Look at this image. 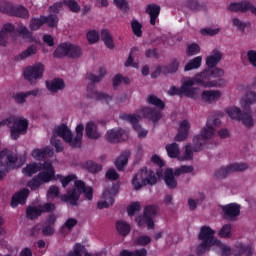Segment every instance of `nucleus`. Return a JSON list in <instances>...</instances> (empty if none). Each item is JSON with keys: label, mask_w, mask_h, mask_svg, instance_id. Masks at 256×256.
<instances>
[{"label": "nucleus", "mask_w": 256, "mask_h": 256, "mask_svg": "<svg viewBox=\"0 0 256 256\" xmlns=\"http://www.w3.org/2000/svg\"><path fill=\"white\" fill-rule=\"evenodd\" d=\"M37 172H39L38 175L28 182V187H30L32 191L39 189L43 183H49L50 181L56 179L55 167H53V163L51 161H45L43 164L30 163L22 169V173L26 177H31Z\"/></svg>", "instance_id": "f257e3e1"}, {"label": "nucleus", "mask_w": 256, "mask_h": 256, "mask_svg": "<svg viewBox=\"0 0 256 256\" xmlns=\"http://www.w3.org/2000/svg\"><path fill=\"white\" fill-rule=\"evenodd\" d=\"M83 131H85V126L79 124L76 126V136L73 138V132L67 127V125L62 124L56 126L53 130V136L50 140L51 146L55 147L56 153H61L63 151V143L57 137H61L63 141L69 144L70 147H81V141L83 139Z\"/></svg>", "instance_id": "f03ea898"}, {"label": "nucleus", "mask_w": 256, "mask_h": 256, "mask_svg": "<svg viewBox=\"0 0 256 256\" xmlns=\"http://www.w3.org/2000/svg\"><path fill=\"white\" fill-rule=\"evenodd\" d=\"M198 239L201 241L196 249L198 255H203L207 253V251H211V247L222 256H229L233 253L231 247L227 246V244H223L221 240L215 237V230L209 226L201 227Z\"/></svg>", "instance_id": "7ed1b4c3"}, {"label": "nucleus", "mask_w": 256, "mask_h": 256, "mask_svg": "<svg viewBox=\"0 0 256 256\" xmlns=\"http://www.w3.org/2000/svg\"><path fill=\"white\" fill-rule=\"evenodd\" d=\"M57 179L62 183V187H67L71 181H75L74 189L69 190L66 195H61L60 199L69 203V205H77L81 193H84L86 199L91 201L93 199V188L85 186V183L81 180H77L75 174H70L68 176L57 175Z\"/></svg>", "instance_id": "20e7f679"}, {"label": "nucleus", "mask_w": 256, "mask_h": 256, "mask_svg": "<svg viewBox=\"0 0 256 256\" xmlns=\"http://www.w3.org/2000/svg\"><path fill=\"white\" fill-rule=\"evenodd\" d=\"M163 115L161 114V111L153 110L150 107H143L138 111V114H122L121 119L124 121H128L131 123L138 133L139 139H145L147 137V134L149 131L146 129H143L139 124V119H149L153 123H157L159 119H161Z\"/></svg>", "instance_id": "39448f33"}, {"label": "nucleus", "mask_w": 256, "mask_h": 256, "mask_svg": "<svg viewBox=\"0 0 256 256\" xmlns=\"http://www.w3.org/2000/svg\"><path fill=\"white\" fill-rule=\"evenodd\" d=\"M225 75V71L220 68L206 69L199 74H196L193 78L196 85L211 89L213 87H225L227 82L221 78Z\"/></svg>", "instance_id": "423d86ee"}, {"label": "nucleus", "mask_w": 256, "mask_h": 256, "mask_svg": "<svg viewBox=\"0 0 256 256\" xmlns=\"http://www.w3.org/2000/svg\"><path fill=\"white\" fill-rule=\"evenodd\" d=\"M7 125L10 129V138L17 141L21 135L27 134L29 129V121L22 116H10L0 121V127Z\"/></svg>", "instance_id": "0eeeda50"}, {"label": "nucleus", "mask_w": 256, "mask_h": 256, "mask_svg": "<svg viewBox=\"0 0 256 256\" xmlns=\"http://www.w3.org/2000/svg\"><path fill=\"white\" fill-rule=\"evenodd\" d=\"M193 85H197L195 78H187L182 82L180 88L175 86L170 87L168 95H184L190 99H199V97H201V89L199 87H193Z\"/></svg>", "instance_id": "6e6552de"}, {"label": "nucleus", "mask_w": 256, "mask_h": 256, "mask_svg": "<svg viewBox=\"0 0 256 256\" xmlns=\"http://www.w3.org/2000/svg\"><path fill=\"white\" fill-rule=\"evenodd\" d=\"M157 183V176L151 169L142 168L132 178V185L134 189L139 190L145 185H155Z\"/></svg>", "instance_id": "1a4fd4ad"}, {"label": "nucleus", "mask_w": 256, "mask_h": 256, "mask_svg": "<svg viewBox=\"0 0 256 256\" xmlns=\"http://www.w3.org/2000/svg\"><path fill=\"white\" fill-rule=\"evenodd\" d=\"M211 123V120H207L206 127L202 128L200 134L194 136L193 145L196 153L201 151L206 143L215 137V128L211 126Z\"/></svg>", "instance_id": "9d476101"}, {"label": "nucleus", "mask_w": 256, "mask_h": 256, "mask_svg": "<svg viewBox=\"0 0 256 256\" xmlns=\"http://www.w3.org/2000/svg\"><path fill=\"white\" fill-rule=\"evenodd\" d=\"M187 173H193V166L184 165L177 168L175 172H173V169L168 168L164 173V182L169 189H175L177 187V179H175V177H179V175H185Z\"/></svg>", "instance_id": "9b49d317"}, {"label": "nucleus", "mask_w": 256, "mask_h": 256, "mask_svg": "<svg viewBox=\"0 0 256 256\" xmlns=\"http://www.w3.org/2000/svg\"><path fill=\"white\" fill-rule=\"evenodd\" d=\"M17 155L11 150H3L0 152V181L7 175L10 167H15Z\"/></svg>", "instance_id": "f8f14e48"}, {"label": "nucleus", "mask_w": 256, "mask_h": 256, "mask_svg": "<svg viewBox=\"0 0 256 256\" xmlns=\"http://www.w3.org/2000/svg\"><path fill=\"white\" fill-rule=\"evenodd\" d=\"M119 193V185H112L104 190L100 201H98V209H107L115 203V195Z\"/></svg>", "instance_id": "ddd939ff"}, {"label": "nucleus", "mask_w": 256, "mask_h": 256, "mask_svg": "<svg viewBox=\"0 0 256 256\" xmlns=\"http://www.w3.org/2000/svg\"><path fill=\"white\" fill-rule=\"evenodd\" d=\"M43 71H45V66L41 63L28 66L24 69V78L33 85L43 77Z\"/></svg>", "instance_id": "4468645a"}, {"label": "nucleus", "mask_w": 256, "mask_h": 256, "mask_svg": "<svg viewBox=\"0 0 256 256\" xmlns=\"http://www.w3.org/2000/svg\"><path fill=\"white\" fill-rule=\"evenodd\" d=\"M158 208L155 205L147 206L144 210V217L137 218L136 221L139 227H143V225L147 226V229H154L155 222L153 221L157 216Z\"/></svg>", "instance_id": "2eb2a0df"}, {"label": "nucleus", "mask_w": 256, "mask_h": 256, "mask_svg": "<svg viewBox=\"0 0 256 256\" xmlns=\"http://www.w3.org/2000/svg\"><path fill=\"white\" fill-rule=\"evenodd\" d=\"M247 169H249V165H247V163H234L216 170L214 177L216 179H225L227 175L235 173V171H247Z\"/></svg>", "instance_id": "dca6fc26"}, {"label": "nucleus", "mask_w": 256, "mask_h": 256, "mask_svg": "<svg viewBox=\"0 0 256 256\" xmlns=\"http://www.w3.org/2000/svg\"><path fill=\"white\" fill-rule=\"evenodd\" d=\"M221 209L224 219H228V221H235L241 213V206L237 203L221 206Z\"/></svg>", "instance_id": "f3484780"}, {"label": "nucleus", "mask_w": 256, "mask_h": 256, "mask_svg": "<svg viewBox=\"0 0 256 256\" xmlns=\"http://www.w3.org/2000/svg\"><path fill=\"white\" fill-rule=\"evenodd\" d=\"M228 9L232 13H247V11H251L253 15H256V6L247 1L233 2L228 6Z\"/></svg>", "instance_id": "a211bd4d"}, {"label": "nucleus", "mask_w": 256, "mask_h": 256, "mask_svg": "<svg viewBox=\"0 0 256 256\" xmlns=\"http://www.w3.org/2000/svg\"><path fill=\"white\" fill-rule=\"evenodd\" d=\"M47 211H55V204L47 203L44 206L28 207L26 210V215L28 219H37V217Z\"/></svg>", "instance_id": "6ab92c4d"}, {"label": "nucleus", "mask_w": 256, "mask_h": 256, "mask_svg": "<svg viewBox=\"0 0 256 256\" xmlns=\"http://www.w3.org/2000/svg\"><path fill=\"white\" fill-rule=\"evenodd\" d=\"M256 91L248 90L244 93L239 101V105L243 111H251V105H255Z\"/></svg>", "instance_id": "aec40b11"}, {"label": "nucleus", "mask_w": 256, "mask_h": 256, "mask_svg": "<svg viewBox=\"0 0 256 256\" xmlns=\"http://www.w3.org/2000/svg\"><path fill=\"white\" fill-rule=\"evenodd\" d=\"M129 135L123 129H112L106 134L107 141L110 143H119V141H125Z\"/></svg>", "instance_id": "412c9836"}, {"label": "nucleus", "mask_w": 256, "mask_h": 256, "mask_svg": "<svg viewBox=\"0 0 256 256\" xmlns=\"http://www.w3.org/2000/svg\"><path fill=\"white\" fill-rule=\"evenodd\" d=\"M200 95L205 103H217L223 97V92L221 90H204L202 93L200 92Z\"/></svg>", "instance_id": "4be33fe9"}, {"label": "nucleus", "mask_w": 256, "mask_h": 256, "mask_svg": "<svg viewBox=\"0 0 256 256\" xmlns=\"http://www.w3.org/2000/svg\"><path fill=\"white\" fill-rule=\"evenodd\" d=\"M85 133L88 139H99V137H101V132H99V122L93 120L87 122Z\"/></svg>", "instance_id": "5701e85b"}, {"label": "nucleus", "mask_w": 256, "mask_h": 256, "mask_svg": "<svg viewBox=\"0 0 256 256\" xmlns=\"http://www.w3.org/2000/svg\"><path fill=\"white\" fill-rule=\"evenodd\" d=\"M53 155V149L50 146H46L43 149L35 148L31 152V157L36 161H43V159H49Z\"/></svg>", "instance_id": "b1692460"}, {"label": "nucleus", "mask_w": 256, "mask_h": 256, "mask_svg": "<svg viewBox=\"0 0 256 256\" xmlns=\"http://www.w3.org/2000/svg\"><path fill=\"white\" fill-rule=\"evenodd\" d=\"M191 129V124L187 120H183L178 128V133L175 136V141H185L189 137V130Z\"/></svg>", "instance_id": "393cba45"}, {"label": "nucleus", "mask_w": 256, "mask_h": 256, "mask_svg": "<svg viewBox=\"0 0 256 256\" xmlns=\"http://www.w3.org/2000/svg\"><path fill=\"white\" fill-rule=\"evenodd\" d=\"M15 31V26L11 23L5 24L0 30V46L7 47V43L9 42V34Z\"/></svg>", "instance_id": "a878e982"}, {"label": "nucleus", "mask_w": 256, "mask_h": 256, "mask_svg": "<svg viewBox=\"0 0 256 256\" xmlns=\"http://www.w3.org/2000/svg\"><path fill=\"white\" fill-rule=\"evenodd\" d=\"M27 197H29L28 189H23L19 191L12 197L11 207L15 208L17 207V205H25V202L27 201Z\"/></svg>", "instance_id": "bb28decb"}, {"label": "nucleus", "mask_w": 256, "mask_h": 256, "mask_svg": "<svg viewBox=\"0 0 256 256\" xmlns=\"http://www.w3.org/2000/svg\"><path fill=\"white\" fill-rule=\"evenodd\" d=\"M233 255L234 256H241V255L251 256L253 255V246L238 243L234 247Z\"/></svg>", "instance_id": "cd10ccee"}, {"label": "nucleus", "mask_w": 256, "mask_h": 256, "mask_svg": "<svg viewBox=\"0 0 256 256\" xmlns=\"http://www.w3.org/2000/svg\"><path fill=\"white\" fill-rule=\"evenodd\" d=\"M77 223H79L77 218H67L60 228L61 235H69L77 227Z\"/></svg>", "instance_id": "c85d7f7f"}, {"label": "nucleus", "mask_w": 256, "mask_h": 256, "mask_svg": "<svg viewBox=\"0 0 256 256\" xmlns=\"http://www.w3.org/2000/svg\"><path fill=\"white\" fill-rule=\"evenodd\" d=\"M222 58L223 54L221 53V51L215 49L208 57H206V65L209 68H213L221 61Z\"/></svg>", "instance_id": "c756f323"}, {"label": "nucleus", "mask_w": 256, "mask_h": 256, "mask_svg": "<svg viewBox=\"0 0 256 256\" xmlns=\"http://www.w3.org/2000/svg\"><path fill=\"white\" fill-rule=\"evenodd\" d=\"M146 13L150 15V23L155 25L159 13H161V7L157 4H149L146 7Z\"/></svg>", "instance_id": "7c9ffc66"}, {"label": "nucleus", "mask_w": 256, "mask_h": 256, "mask_svg": "<svg viewBox=\"0 0 256 256\" xmlns=\"http://www.w3.org/2000/svg\"><path fill=\"white\" fill-rule=\"evenodd\" d=\"M100 39L103 41L104 45L108 49H115V42L113 41V35L107 29L101 30V37Z\"/></svg>", "instance_id": "2f4dec72"}, {"label": "nucleus", "mask_w": 256, "mask_h": 256, "mask_svg": "<svg viewBox=\"0 0 256 256\" xmlns=\"http://www.w3.org/2000/svg\"><path fill=\"white\" fill-rule=\"evenodd\" d=\"M69 49H71V43H62L57 46L54 51V57L61 59V57H69Z\"/></svg>", "instance_id": "473e14b6"}, {"label": "nucleus", "mask_w": 256, "mask_h": 256, "mask_svg": "<svg viewBox=\"0 0 256 256\" xmlns=\"http://www.w3.org/2000/svg\"><path fill=\"white\" fill-rule=\"evenodd\" d=\"M46 87L52 93L57 91H61V89H65V82L61 79H54L50 82H46Z\"/></svg>", "instance_id": "72a5a7b5"}, {"label": "nucleus", "mask_w": 256, "mask_h": 256, "mask_svg": "<svg viewBox=\"0 0 256 256\" xmlns=\"http://www.w3.org/2000/svg\"><path fill=\"white\" fill-rule=\"evenodd\" d=\"M239 121H241L245 127H253V125H255L251 108L250 110H243Z\"/></svg>", "instance_id": "f704fd0d"}, {"label": "nucleus", "mask_w": 256, "mask_h": 256, "mask_svg": "<svg viewBox=\"0 0 256 256\" xmlns=\"http://www.w3.org/2000/svg\"><path fill=\"white\" fill-rule=\"evenodd\" d=\"M86 39L90 45H95L101 41V32L95 29H90L86 33Z\"/></svg>", "instance_id": "c9c22d12"}, {"label": "nucleus", "mask_w": 256, "mask_h": 256, "mask_svg": "<svg viewBox=\"0 0 256 256\" xmlns=\"http://www.w3.org/2000/svg\"><path fill=\"white\" fill-rule=\"evenodd\" d=\"M67 256H91V254L87 252V248H85L83 244L76 243L73 246V250L70 251Z\"/></svg>", "instance_id": "e433bc0d"}, {"label": "nucleus", "mask_w": 256, "mask_h": 256, "mask_svg": "<svg viewBox=\"0 0 256 256\" xmlns=\"http://www.w3.org/2000/svg\"><path fill=\"white\" fill-rule=\"evenodd\" d=\"M129 152L122 153L115 161V166L117 167L118 171H123L129 162Z\"/></svg>", "instance_id": "4c0bfd02"}, {"label": "nucleus", "mask_w": 256, "mask_h": 256, "mask_svg": "<svg viewBox=\"0 0 256 256\" xmlns=\"http://www.w3.org/2000/svg\"><path fill=\"white\" fill-rule=\"evenodd\" d=\"M13 13L10 15L14 17H20L21 19H29V10H27L23 6H13L12 8Z\"/></svg>", "instance_id": "58836bf2"}, {"label": "nucleus", "mask_w": 256, "mask_h": 256, "mask_svg": "<svg viewBox=\"0 0 256 256\" xmlns=\"http://www.w3.org/2000/svg\"><path fill=\"white\" fill-rule=\"evenodd\" d=\"M218 237L221 239H231L233 237V226L226 224L218 231Z\"/></svg>", "instance_id": "ea45409f"}, {"label": "nucleus", "mask_w": 256, "mask_h": 256, "mask_svg": "<svg viewBox=\"0 0 256 256\" xmlns=\"http://www.w3.org/2000/svg\"><path fill=\"white\" fill-rule=\"evenodd\" d=\"M226 113L230 116V119H235L236 121H240L243 115V111H241V108L237 106L227 108Z\"/></svg>", "instance_id": "a19ab883"}, {"label": "nucleus", "mask_w": 256, "mask_h": 256, "mask_svg": "<svg viewBox=\"0 0 256 256\" xmlns=\"http://www.w3.org/2000/svg\"><path fill=\"white\" fill-rule=\"evenodd\" d=\"M203 61V57L197 56L191 59L184 68V71H193V69H199L201 67V63Z\"/></svg>", "instance_id": "79ce46f5"}, {"label": "nucleus", "mask_w": 256, "mask_h": 256, "mask_svg": "<svg viewBox=\"0 0 256 256\" xmlns=\"http://www.w3.org/2000/svg\"><path fill=\"white\" fill-rule=\"evenodd\" d=\"M166 151L168 153V157H171L172 159H179V153H181V150H179V145L177 143L168 144L166 146Z\"/></svg>", "instance_id": "37998d69"}, {"label": "nucleus", "mask_w": 256, "mask_h": 256, "mask_svg": "<svg viewBox=\"0 0 256 256\" xmlns=\"http://www.w3.org/2000/svg\"><path fill=\"white\" fill-rule=\"evenodd\" d=\"M116 229H117L118 233L120 235H122L123 237H125L126 235H129V233H131V226L129 225V223H127L125 221H118L116 223Z\"/></svg>", "instance_id": "c03bdc74"}, {"label": "nucleus", "mask_w": 256, "mask_h": 256, "mask_svg": "<svg viewBox=\"0 0 256 256\" xmlns=\"http://www.w3.org/2000/svg\"><path fill=\"white\" fill-rule=\"evenodd\" d=\"M179 70V61L173 60L168 66H163V75H170L171 73H177Z\"/></svg>", "instance_id": "a18cd8bd"}, {"label": "nucleus", "mask_w": 256, "mask_h": 256, "mask_svg": "<svg viewBox=\"0 0 256 256\" xmlns=\"http://www.w3.org/2000/svg\"><path fill=\"white\" fill-rule=\"evenodd\" d=\"M151 241V236L140 235L134 239L133 243L134 245H138L139 247H146V245L151 244Z\"/></svg>", "instance_id": "49530a36"}, {"label": "nucleus", "mask_w": 256, "mask_h": 256, "mask_svg": "<svg viewBox=\"0 0 256 256\" xmlns=\"http://www.w3.org/2000/svg\"><path fill=\"white\" fill-rule=\"evenodd\" d=\"M147 103H149V105H154V107H157L158 109H165V103L155 95L148 96Z\"/></svg>", "instance_id": "de8ad7c7"}, {"label": "nucleus", "mask_w": 256, "mask_h": 256, "mask_svg": "<svg viewBox=\"0 0 256 256\" xmlns=\"http://www.w3.org/2000/svg\"><path fill=\"white\" fill-rule=\"evenodd\" d=\"M131 28L136 37H141V35H143V24H141V22L137 21L136 19L132 20Z\"/></svg>", "instance_id": "09e8293b"}, {"label": "nucleus", "mask_w": 256, "mask_h": 256, "mask_svg": "<svg viewBox=\"0 0 256 256\" xmlns=\"http://www.w3.org/2000/svg\"><path fill=\"white\" fill-rule=\"evenodd\" d=\"M93 97L94 99H97V101H101L102 103L109 104L113 101V96L106 93L94 92Z\"/></svg>", "instance_id": "8fccbe9b"}, {"label": "nucleus", "mask_w": 256, "mask_h": 256, "mask_svg": "<svg viewBox=\"0 0 256 256\" xmlns=\"http://www.w3.org/2000/svg\"><path fill=\"white\" fill-rule=\"evenodd\" d=\"M42 21L48 25V27H57L59 18L57 15L42 16Z\"/></svg>", "instance_id": "3c124183"}, {"label": "nucleus", "mask_w": 256, "mask_h": 256, "mask_svg": "<svg viewBox=\"0 0 256 256\" xmlns=\"http://www.w3.org/2000/svg\"><path fill=\"white\" fill-rule=\"evenodd\" d=\"M81 55H83V51L81 50V47L70 44L68 57H72V59H77L81 57Z\"/></svg>", "instance_id": "603ef678"}, {"label": "nucleus", "mask_w": 256, "mask_h": 256, "mask_svg": "<svg viewBox=\"0 0 256 256\" xmlns=\"http://www.w3.org/2000/svg\"><path fill=\"white\" fill-rule=\"evenodd\" d=\"M121 83H124V85H129L131 83V80L129 77H123L121 74H117L113 78V87H119Z\"/></svg>", "instance_id": "864d4df0"}, {"label": "nucleus", "mask_w": 256, "mask_h": 256, "mask_svg": "<svg viewBox=\"0 0 256 256\" xmlns=\"http://www.w3.org/2000/svg\"><path fill=\"white\" fill-rule=\"evenodd\" d=\"M105 75H107V70H105V68H100L98 75L90 74L88 75V79L89 81H92V83H99Z\"/></svg>", "instance_id": "5fc2aeb1"}, {"label": "nucleus", "mask_w": 256, "mask_h": 256, "mask_svg": "<svg viewBox=\"0 0 256 256\" xmlns=\"http://www.w3.org/2000/svg\"><path fill=\"white\" fill-rule=\"evenodd\" d=\"M113 5H115L117 9H120V11H123L124 13H127L130 9L129 2L127 0H113Z\"/></svg>", "instance_id": "6e6d98bb"}, {"label": "nucleus", "mask_w": 256, "mask_h": 256, "mask_svg": "<svg viewBox=\"0 0 256 256\" xmlns=\"http://www.w3.org/2000/svg\"><path fill=\"white\" fill-rule=\"evenodd\" d=\"M13 4L7 1H0V13H7V15H11L13 12Z\"/></svg>", "instance_id": "4d7b16f0"}, {"label": "nucleus", "mask_w": 256, "mask_h": 256, "mask_svg": "<svg viewBox=\"0 0 256 256\" xmlns=\"http://www.w3.org/2000/svg\"><path fill=\"white\" fill-rule=\"evenodd\" d=\"M179 161H191L193 159V150L191 144H187L183 156L178 157Z\"/></svg>", "instance_id": "13d9d810"}, {"label": "nucleus", "mask_w": 256, "mask_h": 256, "mask_svg": "<svg viewBox=\"0 0 256 256\" xmlns=\"http://www.w3.org/2000/svg\"><path fill=\"white\" fill-rule=\"evenodd\" d=\"M42 25H45V23L43 22V16H41L40 18H33L30 21L31 31H37L38 29L41 28Z\"/></svg>", "instance_id": "bf43d9fd"}, {"label": "nucleus", "mask_w": 256, "mask_h": 256, "mask_svg": "<svg viewBox=\"0 0 256 256\" xmlns=\"http://www.w3.org/2000/svg\"><path fill=\"white\" fill-rule=\"evenodd\" d=\"M201 52V47H199V44H189L186 50L187 55H189V57H193V55H197L198 53Z\"/></svg>", "instance_id": "052dcab7"}, {"label": "nucleus", "mask_w": 256, "mask_h": 256, "mask_svg": "<svg viewBox=\"0 0 256 256\" xmlns=\"http://www.w3.org/2000/svg\"><path fill=\"white\" fill-rule=\"evenodd\" d=\"M35 53H37V46L36 45L29 46L26 50H24L20 54V59H27V57H31V55H35Z\"/></svg>", "instance_id": "680f3d73"}, {"label": "nucleus", "mask_w": 256, "mask_h": 256, "mask_svg": "<svg viewBox=\"0 0 256 256\" xmlns=\"http://www.w3.org/2000/svg\"><path fill=\"white\" fill-rule=\"evenodd\" d=\"M246 59L252 67H256V50L250 49L246 52Z\"/></svg>", "instance_id": "e2e57ef3"}, {"label": "nucleus", "mask_w": 256, "mask_h": 256, "mask_svg": "<svg viewBox=\"0 0 256 256\" xmlns=\"http://www.w3.org/2000/svg\"><path fill=\"white\" fill-rule=\"evenodd\" d=\"M232 25L239 31H245V29H247V23L243 22L239 18H232Z\"/></svg>", "instance_id": "0e129e2a"}, {"label": "nucleus", "mask_w": 256, "mask_h": 256, "mask_svg": "<svg viewBox=\"0 0 256 256\" xmlns=\"http://www.w3.org/2000/svg\"><path fill=\"white\" fill-rule=\"evenodd\" d=\"M85 167L90 173H97L101 171V165H98L92 161L87 162Z\"/></svg>", "instance_id": "69168bd1"}, {"label": "nucleus", "mask_w": 256, "mask_h": 256, "mask_svg": "<svg viewBox=\"0 0 256 256\" xmlns=\"http://www.w3.org/2000/svg\"><path fill=\"white\" fill-rule=\"evenodd\" d=\"M140 210H141V204L139 202H134L130 204V206L127 209L128 215L130 217L135 215V213H137V211H140Z\"/></svg>", "instance_id": "338daca9"}, {"label": "nucleus", "mask_w": 256, "mask_h": 256, "mask_svg": "<svg viewBox=\"0 0 256 256\" xmlns=\"http://www.w3.org/2000/svg\"><path fill=\"white\" fill-rule=\"evenodd\" d=\"M219 28H204L200 30L202 35H208L209 37H213V35H217L219 33Z\"/></svg>", "instance_id": "774afa93"}]
</instances>
